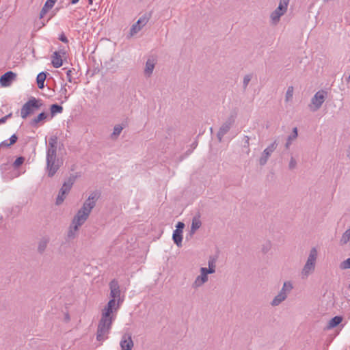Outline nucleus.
Instances as JSON below:
<instances>
[{
  "label": "nucleus",
  "instance_id": "f257e3e1",
  "mask_svg": "<svg viewBox=\"0 0 350 350\" xmlns=\"http://www.w3.org/2000/svg\"><path fill=\"white\" fill-rule=\"evenodd\" d=\"M99 198L97 192H92L88 198L84 202L82 207L77 211L74 217L68 232V237L74 239L79 227L88 219L92 210L96 206V202Z\"/></svg>",
  "mask_w": 350,
  "mask_h": 350
},
{
  "label": "nucleus",
  "instance_id": "f03ea898",
  "mask_svg": "<svg viewBox=\"0 0 350 350\" xmlns=\"http://www.w3.org/2000/svg\"><path fill=\"white\" fill-rule=\"evenodd\" d=\"M317 256L318 252L317 248L312 247L310 250V253L308 256L307 260L301 271V277L302 279L308 278V276L314 271Z\"/></svg>",
  "mask_w": 350,
  "mask_h": 350
},
{
  "label": "nucleus",
  "instance_id": "7ed1b4c3",
  "mask_svg": "<svg viewBox=\"0 0 350 350\" xmlns=\"http://www.w3.org/2000/svg\"><path fill=\"white\" fill-rule=\"evenodd\" d=\"M42 105V100L37 99L35 97H31L21 107V118L23 119H26L29 115L33 114L36 110L39 109Z\"/></svg>",
  "mask_w": 350,
  "mask_h": 350
},
{
  "label": "nucleus",
  "instance_id": "20e7f679",
  "mask_svg": "<svg viewBox=\"0 0 350 350\" xmlns=\"http://www.w3.org/2000/svg\"><path fill=\"white\" fill-rule=\"evenodd\" d=\"M113 322L100 319L96 331V340L100 343L109 338Z\"/></svg>",
  "mask_w": 350,
  "mask_h": 350
},
{
  "label": "nucleus",
  "instance_id": "39448f33",
  "mask_svg": "<svg viewBox=\"0 0 350 350\" xmlns=\"http://www.w3.org/2000/svg\"><path fill=\"white\" fill-rule=\"evenodd\" d=\"M290 0H280L277 8L270 14L271 23L276 25L280 21V18L286 14Z\"/></svg>",
  "mask_w": 350,
  "mask_h": 350
},
{
  "label": "nucleus",
  "instance_id": "423d86ee",
  "mask_svg": "<svg viewBox=\"0 0 350 350\" xmlns=\"http://www.w3.org/2000/svg\"><path fill=\"white\" fill-rule=\"evenodd\" d=\"M63 162L57 157L46 158V172L47 176L53 177L60 168Z\"/></svg>",
  "mask_w": 350,
  "mask_h": 350
},
{
  "label": "nucleus",
  "instance_id": "0eeeda50",
  "mask_svg": "<svg viewBox=\"0 0 350 350\" xmlns=\"http://www.w3.org/2000/svg\"><path fill=\"white\" fill-rule=\"evenodd\" d=\"M236 114H231L227 120L221 124L217 133V137L219 142H222L224 136L230 131L235 122Z\"/></svg>",
  "mask_w": 350,
  "mask_h": 350
},
{
  "label": "nucleus",
  "instance_id": "6e6552de",
  "mask_svg": "<svg viewBox=\"0 0 350 350\" xmlns=\"http://www.w3.org/2000/svg\"><path fill=\"white\" fill-rule=\"evenodd\" d=\"M326 94V92L321 90L318 91L314 95L311 99V104L309 105L310 109L312 111H317L321 108L325 101Z\"/></svg>",
  "mask_w": 350,
  "mask_h": 350
},
{
  "label": "nucleus",
  "instance_id": "1a4fd4ad",
  "mask_svg": "<svg viewBox=\"0 0 350 350\" xmlns=\"http://www.w3.org/2000/svg\"><path fill=\"white\" fill-rule=\"evenodd\" d=\"M278 143L277 140H274L269 146H268L262 152V154L259 159V164L261 166H264L271 154L276 150Z\"/></svg>",
  "mask_w": 350,
  "mask_h": 350
},
{
  "label": "nucleus",
  "instance_id": "9d476101",
  "mask_svg": "<svg viewBox=\"0 0 350 350\" xmlns=\"http://www.w3.org/2000/svg\"><path fill=\"white\" fill-rule=\"evenodd\" d=\"M57 137L55 135L51 136L49 139V144L46 146V158H53L57 157Z\"/></svg>",
  "mask_w": 350,
  "mask_h": 350
},
{
  "label": "nucleus",
  "instance_id": "9b49d317",
  "mask_svg": "<svg viewBox=\"0 0 350 350\" xmlns=\"http://www.w3.org/2000/svg\"><path fill=\"white\" fill-rule=\"evenodd\" d=\"M148 18L146 16H143L140 17L138 21L132 25L130 33L131 36H133L137 32H139L142 28L148 23Z\"/></svg>",
  "mask_w": 350,
  "mask_h": 350
},
{
  "label": "nucleus",
  "instance_id": "f8f14e48",
  "mask_svg": "<svg viewBox=\"0 0 350 350\" xmlns=\"http://www.w3.org/2000/svg\"><path fill=\"white\" fill-rule=\"evenodd\" d=\"M16 77V75L14 72L8 71L1 77L0 84L2 87H8Z\"/></svg>",
  "mask_w": 350,
  "mask_h": 350
},
{
  "label": "nucleus",
  "instance_id": "ddd939ff",
  "mask_svg": "<svg viewBox=\"0 0 350 350\" xmlns=\"http://www.w3.org/2000/svg\"><path fill=\"white\" fill-rule=\"evenodd\" d=\"M120 345L122 350H132L133 342L131 335L129 334H124L122 337Z\"/></svg>",
  "mask_w": 350,
  "mask_h": 350
},
{
  "label": "nucleus",
  "instance_id": "4468645a",
  "mask_svg": "<svg viewBox=\"0 0 350 350\" xmlns=\"http://www.w3.org/2000/svg\"><path fill=\"white\" fill-rule=\"evenodd\" d=\"M110 296L113 299H120V290L118 282L116 280H113L109 283Z\"/></svg>",
  "mask_w": 350,
  "mask_h": 350
},
{
  "label": "nucleus",
  "instance_id": "2eb2a0df",
  "mask_svg": "<svg viewBox=\"0 0 350 350\" xmlns=\"http://www.w3.org/2000/svg\"><path fill=\"white\" fill-rule=\"evenodd\" d=\"M155 64H156V60L154 58L149 57L147 59V61L146 62L145 69H144V75L147 77H150L152 75L154 68V66H155Z\"/></svg>",
  "mask_w": 350,
  "mask_h": 350
},
{
  "label": "nucleus",
  "instance_id": "dca6fc26",
  "mask_svg": "<svg viewBox=\"0 0 350 350\" xmlns=\"http://www.w3.org/2000/svg\"><path fill=\"white\" fill-rule=\"evenodd\" d=\"M113 308L107 306L102 312L100 319L113 322L116 318V316L113 314Z\"/></svg>",
  "mask_w": 350,
  "mask_h": 350
},
{
  "label": "nucleus",
  "instance_id": "f3484780",
  "mask_svg": "<svg viewBox=\"0 0 350 350\" xmlns=\"http://www.w3.org/2000/svg\"><path fill=\"white\" fill-rule=\"evenodd\" d=\"M208 280V276L200 275L196 277L193 283L192 284V287L193 288H198L202 286L204 283H206Z\"/></svg>",
  "mask_w": 350,
  "mask_h": 350
},
{
  "label": "nucleus",
  "instance_id": "a211bd4d",
  "mask_svg": "<svg viewBox=\"0 0 350 350\" xmlns=\"http://www.w3.org/2000/svg\"><path fill=\"white\" fill-rule=\"evenodd\" d=\"M52 65L54 68H58L62 66V59L59 52L55 51L52 55Z\"/></svg>",
  "mask_w": 350,
  "mask_h": 350
},
{
  "label": "nucleus",
  "instance_id": "6ab92c4d",
  "mask_svg": "<svg viewBox=\"0 0 350 350\" xmlns=\"http://www.w3.org/2000/svg\"><path fill=\"white\" fill-rule=\"evenodd\" d=\"M75 181V177L74 176H70L66 181H65L61 187V189L64 191L66 193H69Z\"/></svg>",
  "mask_w": 350,
  "mask_h": 350
},
{
  "label": "nucleus",
  "instance_id": "aec40b11",
  "mask_svg": "<svg viewBox=\"0 0 350 350\" xmlns=\"http://www.w3.org/2000/svg\"><path fill=\"white\" fill-rule=\"evenodd\" d=\"M46 118H47V114L45 112H42L40 114H38V116H37L36 117L33 118L30 121L29 124L33 127H37L38 124L40 122H42V121L44 120L45 119H46Z\"/></svg>",
  "mask_w": 350,
  "mask_h": 350
},
{
  "label": "nucleus",
  "instance_id": "412c9836",
  "mask_svg": "<svg viewBox=\"0 0 350 350\" xmlns=\"http://www.w3.org/2000/svg\"><path fill=\"white\" fill-rule=\"evenodd\" d=\"M287 297L283 295V293H280V292L277 295L274 297V298L271 301L270 304L273 307H275L282 304L284 301L286 299Z\"/></svg>",
  "mask_w": 350,
  "mask_h": 350
},
{
  "label": "nucleus",
  "instance_id": "4be33fe9",
  "mask_svg": "<svg viewBox=\"0 0 350 350\" xmlns=\"http://www.w3.org/2000/svg\"><path fill=\"white\" fill-rule=\"evenodd\" d=\"M18 139V137L16 134H13L9 140H4L0 143V149L3 148H8L12 145L14 144Z\"/></svg>",
  "mask_w": 350,
  "mask_h": 350
},
{
  "label": "nucleus",
  "instance_id": "5701e85b",
  "mask_svg": "<svg viewBox=\"0 0 350 350\" xmlns=\"http://www.w3.org/2000/svg\"><path fill=\"white\" fill-rule=\"evenodd\" d=\"M183 232L174 230L172 234V239L178 247L182 246Z\"/></svg>",
  "mask_w": 350,
  "mask_h": 350
},
{
  "label": "nucleus",
  "instance_id": "b1692460",
  "mask_svg": "<svg viewBox=\"0 0 350 350\" xmlns=\"http://www.w3.org/2000/svg\"><path fill=\"white\" fill-rule=\"evenodd\" d=\"M293 288V286L292 282L291 281H286L284 282L280 293H283V295L288 297V294L291 292Z\"/></svg>",
  "mask_w": 350,
  "mask_h": 350
},
{
  "label": "nucleus",
  "instance_id": "393cba45",
  "mask_svg": "<svg viewBox=\"0 0 350 350\" xmlns=\"http://www.w3.org/2000/svg\"><path fill=\"white\" fill-rule=\"evenodd\" d=\"M202 226V222L200 219V217H194L192 219L191 226V234H193L198 230Z\"/></svg>",
  "mask_w": 350,
  "mask_h": 350
},
{
  "label": "nucleus",
  "instance_id": "a878e982",
  "mask_svg": "<svg viewBox=\"0 0 350 350\" xmlns=\"http://www.w3.org/2000/svg\"><path fill=\"white\" fill-rule=\"evenodd\" d=\"M342 321V317L340 316H336L331 319L327 326V329H332L338 325Z\"/></svg>",
  "mask_w": 350,
  "mask_h": 350
},
{
  "label": "nucleus",
  "instance_id": "bb28decb",
  "mask_svg": "<svg viewBox=\"0 0 350 350\" xmlns=\"http://www.w3.org/2000/svg\"><path fill=\"white\" fill-rule=\"evenodd\" d=\"M46 73L44 72H40L36 77V81L39 89H43L44 87V81L46 80Z\"/></svg>",
  "mask_w": 350,
  "mask_h": 350
},
{
  "label": "nucleus",
  "instance_id": "cd10ccee",
  "mask_svg": "<svg viewBox=\"0 0 350 350\" xmlns=\"http://www.w3.org/2000/svg\"><path fill=\"white\" fill-rule=\"evenodd\" d=\"M217 260V256H210L208 257V269L212 270V273H214L215 272V267H216V262Z\"/></svg>",
  "mask_w": 350,
  "mask_h": 350
},
{
  "label": "nucleus",
  "instance_id": "c85d7f7f",
  "mask_svg": "<svg viewBox=\"0 0 350 350\" xmlns=\"http://www.w3.org/2000/svg\"><path fill=\"white\" fill-rule=\"evenodd\" d=\"M49 241V240L47 238H43L39 241L38 245V251L39 253L42 254L45 251Z\"/></svg>",
  "mask_w": 350,
  "mask_h": 350
},
{
  "label": "nucleus",
  "instance_id": "c756f323",
  "mask_svg": "<svg viewBox=\"0 0 350 350\" xmlns=\"http://www.w3.org/2000/svg\"><path fill=\"white\" fill-rule=\"evenodd\" d=\"M66 86V84L62 85L59 91L61 98H64L63 100H61V103H65L66 101H67V100L69 98V95H68V94H67L68 90H67Z\"/></svg>",
  "mask_w": 350,
  "mask_h": 350
},
{
  "label": "nucleus",
  "instance_id": "7c9ffc66",
  "mask_svg": "<svg viewBox=\"0 0 350 350\" xmlns=\"http://www.w3.org/2000/svg\"><path fill=\"white\" fill-rule=\"evenodd\" d=\"M51 118L57 113H61L63 111V107L57 104H53L50 107Z\"/></svg>",
  "mask_w": 350,
  "mask_h": 350
},
{
  "label": "nucleus",
  "instance_id": "2f4dec72",
  "mask_svg": "<svg viewBox=\"0 0 350 350\" xmlns=\"http://www.w3.org/2000/svg\"><path fill=\"white\" fill-rule=\"evenodd\" d=\"M297 129L295 127L293 129V133L288 137L287 142L285 144V147L286 148H288V147L291 146L292 143V141L295 139L297 137Z\"/></svg>",
  "mask_w": 350,
  "mask_h": 350
},
{
  "label": "nucleus",
  "instance_id": "473e14b6",
  "mask_svg": "<svg viewBox=\"0 0 350 350\" xmlns=\"http://www.w3.org/2000/svg\"><path fill=\"white\" fill-rule=\"evenodd\" d=\"M350 241V228L347 229L342 235L340 243V245L347 244Z\"/></svg>",
  "mask_w": 350,
  "mask_h": 350
},
{
  "label": "nucleus",
  "instance_id": "72a5a7b5",
  "mask_svg": "<svg viewBox=\"0 0 350 350\" xmlns=\"http://www.w3.org/2000/svg\"><path fill=\"white\" fill-rule=\"evenodd\" d=\"M68 194V193L65 192L64 191L60 189L59 193L57 195V197L56 198L55 204L57 205H60L63 203L64 199L66 198V196Z\"/></svg>",
  "mask_w": 350,
  "mask_h": 350
},
{
  "label": "nucleus",
  "instance_id": "f704fd0d",
  "mask_svg": "<svg viewBox=\"0 0 350 350\" xmlns=\"http://www.w3.org/2000/svg\"><path fill=\"white\" fill-rule=\"evenodd\" d=\"M123 130V126L120 124H117L114 126L113 133L111 135L112 139H116L121 133Z\"/></svg>",
  "mask_w": 350,
  "mask_h": 350
},
{
  "label": "nucleus",
  "instance_id": "c9c22d12",
  "mask_svg": "<svg viewBox=\"0 0 350 350\" xmlns=\"http://www.w3.org/2000/svg\"><path fill=\"white\" fill-rule=\"evenodd\" d=\"M120 299H118V301L116 303V299L111 298L109 301L107 306H109V308H111L114 309L115 310H117L120 306Z\"/></svg>",
  "mask_w": 350,
  "mask_h": 350
},
{
  "label": "nucleus",
  "instance_id": "e433bc0d",
  "mask_svg": "<svg viewBox=\"0 0 350 350\" xmlns=\"http://www.w3.org/2000/svg\"><path fill=\"white\" fill-rule=\"evenodd\" d=\"M252 78V74L245 75L243 80V89L246 90L247 85Z\"/></svg>",
  "mask_w": 350,
  "mask_h": 350
},
{
  "label": "nucleus",
  "instance_id": "4c0bfd02",
  "mask_svg": "<svg viewBox=\"0 0 350 350\" xmlns=\"http://www.w3.org/2000/svg\"><path fill=\"white\" fill-rule=\"evenodd\" d=\"M293 91H294V89H293V86H289L287 88V90H286V95H285V100H286V102H288V101H290L293 98Z\"/></svg>",
  "mask_w": 350,
  "mask_h": 350
},
{
  "label": "nucleus",
  "instance_id": "58836bf2",
  "mask_svg": "<svg viewBox=\"0 0 350 350\" xmlns=\"http://www.w3.org/2000/svg\"><path fill=\"white\" fill-rule=\"evenodd\" d=\"M24 161L25 158L23 157H19L14 161L12 165L14 168H18L24 163Z\"/></svg>",
  "mask_w": 350,
  "mask_h": 350
},
{
  "label": "nucleus",
  "instance_id": "ea45409f",
  "mask_svg": "<svg viewBox=\"0 0 350 350\" xmlns=\"http://www.w3.org/2000/svg\"><path fill=\"white\" fill-rule=\"evenodd\" d=\"M340 268L342 270L350 269V257L340 264Z\"/></svg>",
  "mask_w": 350,
  "mask_h": 350
},
{
  "label": "nucleus",
  "instance_id": "a19ab883",
  "mask_svg": "<svg viewBox=\"0 0 350 350\" xmlns=\"http://www.w3.org/2000/svg\"><path fill=\"white\" fill-rule=\"evenodd\" d=\"M55 3V2H54L53 0H47L45 2V3H44L43 7L46 8V9H48L49 10L50 9H51L54 6Z\"/></svg>",
  "mask_w": 350,
  "mask_h": 350
},
{
  "label": "nucleus",
  "instance_id": "79ce46f5",
  "mask_svg": "<svg viewBox=\"0 0 350 350\" xmlns=\"http://www.w3.org/2000/svg\"><path fill=\"white\" fill-rule=\"evenodd\" d=\"M208 274H212V270L208 269L206 267L200 268V275L208 276Z\"/></svg>",
  "mask_w": 350,
  "mask_h": 350
},
{
  "label": "nucleus",
  "instance_id": "37998d69",
  "mask_svg": "<svg viewBox=\"0 0 350 350\" xmlns=\"http://www.w3.org/2000/svg\"><path fill=\"white\" fill-rule=\"evenodd\" d=\"M296 166H297V161L293 157H291L290 161H289L288 167L290 170H293L296 167Z\"/></svg>",
  "mask_w": 350,
  "mask_h": 350
},
{
  "label": "nucleus",
  "instance_id": "c03bdc74",
  "mask_svg": "<svg viewBox=\"0 0 350 350\" xmlns=\"http://www.w3.org/2000/svg\"><path fill=\"white\" fill-rule=\"evenodd\" d=\"M244 147H245V148H247L248 149L247 153L249 154L250 150V148H249V147H250V137L248 136H247V135H245L244 137Z\"/></svg>",
  "mask_w": 350,
  "mask_h": 350
},
{
  "label": "nucleus",
  "instance_id": "a18cd8bd",
  "mask_svg": "<svg viewBox=\"0 0 350 350\" xmlns=\"http://www.w3.org/2000/svg\"><path fill=\"white\" fill-rule=\"evenodd\" d=\"M58 39L64 43L68 42V40L66 38V36H65L64 32H62L61 34H59Z\"/></svg>",
  "mask_w": 350,
  "mask_h": 350
},
{
  "label": "nucleus",
  "instance_id": "49530a36",
  "mask_svg": "<svg viewBox=\"0 0 350 350\" xmlns=\"http://www.w3.org/2000/svg\"><path fill=\"white\" fill-rule=\"evenodd\" d=\"M176 230L183 232V230L185 228V224L181 221H178L176 226Z\"/></svg>",
  "mask_w": 350,
  "mask_h": 350
},
{
  "label": "nucleus",
  "instance_id": "de8ad7c7",
  "mask_svg": "<svg viewBox=\"0 0 350 350\" xmlns=\"http://www.w3.org/2000/svg\"><path fill=\"white\" fill-rule=\"evenodd\" d=\"M12 113H10L5 116L4 117L0 118V124L5 123L8 118L12 117Z\"/></svg>",
  "mask_w": 350,
  "mask_h": 350
},
{
  "label": "nucleus",
  "instance_id": "09e8293b",
  "mask_svg": "<svg viewBox=\"0 0 350 350\" xmlns=\"http://www.w3.org/2000/svg\"><path fill=\"white\" fill-rule=\"evenodd\" d=\"M49 12V10L42 7L40 13V18H42L44 17V16Z\"/></svg>",
  "mask_w": 350,
  "mask_h": 350
},
{
  "label": "nucleus",
  "instance_id": "8fccbe9b",
  "mask_svg": "<svg viewBox=\"0 0 350 350\" xmlns=\"http://www.w3.org/2000/svg\"><path fill=\"white\" fill-rule=\"evenodd\" d=\"M71 72L72 71L70 70H68L66 72V75H67V77H68V81L69 82H71L72 81V78H71Z\"/></svg>",
  "mask_w": 350,
  "mask_h": 350
},
{
  "label": "nucleus",
  "instance_id": "3c124183",
  "mask_svg": "<svg viewBox=\"0 0 350 350\" xmlns=\"http://www.w3.org/2000/svg\"><path fill=\"white\" fill-rule=\"evenodd\" d=\"M9 167H10V165L8 164H3V165H1L0 170L1 171H3V170H6Z\"/></svg>",
  "mask_w": 350,
  "mask_h": 350
},
{
  "label": "nucleus",
  "instance_id": "603ef678",
  "mask_svg": "<svg viewBox=\"0 0 350 350\" xmlns=\"http://www.w3.org/2000/svg\"><path fill=\"white\" fill-rule=\"evenodd\" d=\"M269 248H270V243H269L266 247L262 248V252L264 253H267L268 252V250H269Z\"/></svg>",
  "mask_w": 350,
  "mask_h": 350
},
{
  "label": "nucleus",
  "instance_id": "864d4df0",
  "mask_svg": "<svg viewBox=\"0 0 350 350\" xmlns=\"http://www.w3.org/2000/svg\"><path fill=\"white\" fill-rule=\"evenodd\" d=\"M79 0H71V3L72 4H76L77 3L79 2Z\"/></svg>",
  "mask_w": 350,
  "mask_h": 350
},
{
  "label": "nucleus",
  "instance_id": "5fc2aeb1",
  "mask_svg": "<svg viewBox=\"0 0 350 350\" xmlns=\"http://www.w3.org/2000/svg\"><path fill=\"white\" fill-rule=\"evenodd\" d=\"M346 81L347 83L350 82V75L346 78Z\"/></svg>",
  "mask_w": 350,
  "mask_h": 350
},
{
  "label": "nucleus",
  "instance_id": "6e6d98bb",
  "mask_svg": "<svg viewBox=\"0 0 350 350\" xmlns=\"http://www.w3.org/2000/svg\"><path fill=\"white\" fill-rule=\"evenodd\" d=\"M193 146H194V148H196V146H197V142H193Z\"/></svg>",
  "mask_w": 350,
  "mask_h": 350
},
{
  "label": "nucleus",
  "instance_id": "4d7b16f0",
  "mask_svg": "<svg viewBox=\"0 0 350 350\" xmlns=\"http://www.w3.org/2000/svg\"><path fill=\"white\" fill-rule=\"evenodd\" d=\"M88 3H89V4H92V0H88Z\"/></svg>",
  "mask_w": 350,
  "mask_h": 350
},
{
  "label": "nucleus",
  "instance_id": "13d9d810",
  "mask_svg": "<svg viewBox=\"0 0 350 350\" xmlns=\"http://www.w3.org/2000/svg\"><path fill=\"white\" fill-rule=\"evenodd\" d=\"M53 1L54 2H55V3H56V1H57V0H53Z\"/></svg>",
  "mask_w": 350,
  "mask_h": 350
},
{
  "label": "nucleus",
  "instance_id": "bf43d9fd",
  "mask_svg": "<svg viewBox=\"0 0 350 350\" xmlns=\"http://www.w3.org/2000/svg\"><path fill=\"white\" fill-rule=\"evenodd\" d=\"M349 288H350V284H349Z\"/></svg>",
  "mask_w": 350,
  "mask_h": 350
}]
</instances>
